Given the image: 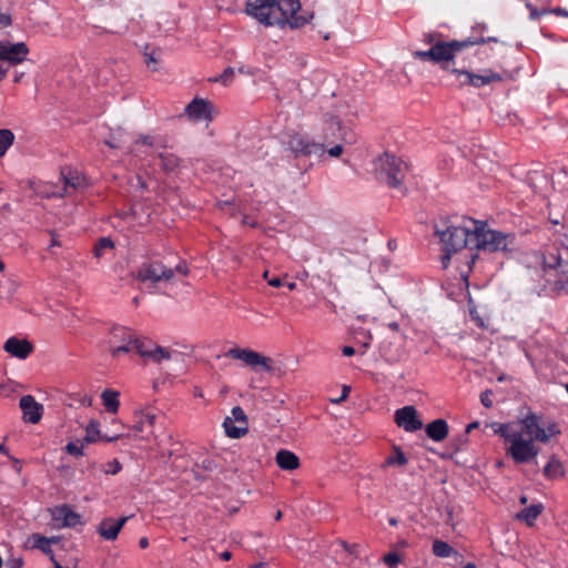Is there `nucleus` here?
I'll list each match as a JSON object with an SVG mask.
<instances>
[{
    "label": "nucleus",
    "mask_w": 568,
    "mask_h": 568,
    "mask_svg": "<svg viewBox=\"0 0 568 568\" xmlns=\"http://www.w3.org/2000/svg\"><path fill=\"white\" fill-rule=\"evenodd\" d=\"M488 426L503 437L506 455L516 464L534 462L539 454L536 442L547 443L560 434L555 422L541 423L540 417L534 413L516 423H491Z\"/></svg>",
    "instance_id": "f257e3e1"
},
{
    "label": "nucleus",
    "mask_w": 568,
    "mask_h": 568,
    "mask_svg": "<svg viewBox=\"0 0 568 568\" xmlns=\"http://www.w3.org/2000/svg\"><path fill=\"white\" fill-rule=\"evenodd\" d=\"M245 13L264 27L298 29L312 19L300 0H246Z\"/></svg>",
    "instance_id": "f03ea898"
},
{
    "label": "nucleus",
    "mask_w": 568,
    "mask_h": 568,
    "mask_svg": "<svg viewBox=\"0 0 568 568\" xmlns=\"http://www.w3.org/2000/svg\"><path fill=\"white\" fill-rule=\"evenodd\" d=\"M477 221L473 219H463L457 224H452L446 230L437 232L443 244L445 255L443 265L447 267L450 255L458 254L457 261L465 262L468 268L475 263L477 254L474 252V241L476 240Z\"/></svg>",
    "instance_id": "7ed1b4c3"
},
{
    "label": "nucleus",
    "mask_w": 568,
    "mask_h": 568,
    "mask_svg": "<svg viewBox=\"0 0 568 568\" xmlns=\"http://www.w3.org/2000/svg\"><path fill=\"white\" fill-rule=\"evenodd\" d=\"M113 357L135 351L144 361L161 363L171 358V352L151 341L139 338L133 331L124 326H113L106 339Z\"/></svg>",
    "instance_id": "20e7f679"
},
{
    "label": "nucleus",
    "mask_w": 568,
    "mask_h": 568,
    "mask_svg": "<svg viewBox=\"0 0 568 568\" xmlns=\"http://www.w3.org/2000/svg\"><path fill=\"white\" fill-rule=\"evenodd\" d=\"M424 42L430 45L429 50L415 51L413 53L414 57L422 61H432L436 64L442 65V68L446 69V64L454 60L456 54L462 52L463 50L473 45L484 44L487 42H498V39L495 37H481L468 38L462 41H444L439 38V34L427 33L424 36Z\"/></svg>",
    "instance_id": "39448f33"
},
{
    "label": "nucleus",
    "mask_w": 568,
    "mask_h": 568,
    "mask_svg": "<svg viewBox=\"0 0 568 568\" xmlns=\"http://www.w3.org/2000/svg\"><path fill=\"white\" fill-rule=\"evenodd\" d=\"M545 283L554 290H561L568 283V247L550 245L536 256Z\"/></svg>",
    "instance_id": "423d86ee"
},
{
    "label": "nucleus",
    "mask_w": 568,
    "mask_h": 568,
    "mask_svg": "<svg viewBox=\"0 0 568 568\" xmlns=\"http://www.w3.org/2000/svg\"><path fill=\"white\" fill-rule=\"evenodd\" d=\"M379 179L384 180L393 189L404 190V181L408 173V164L402 159L384 153L375 162Z\"/></svg>",
    "instance_id": "0eeeda50"
},
{
    "label": "nucleus",
    "mask_w": 568,
    "mask_h": 568,
    "mask_svg": "<svg viewBox=\"0 0 568 568\" xmlns=\"http://www.w3.org/2000/svg\"><path fill=\"white\" fill-rule=\"evenodd\" d=\"M514 244L510 234H505L486 226L477 221L476 240L474 241V251L481 250L488 252H506Z\"/></svg>",
    "instance_id": "6e6552de"
},
{
    "label": "nucleus",
    "mask_w": 568,
    "mask_h": 568,
    "mask_svg": "<svg viewBox=\"0 0 568 568\" xmlns=\"http://www.w3.org/2000/svg\"><path fill=\"white\" fill-rule=\"evenodd\" d=\"M174 272H178V273L182 274L183 276H185V275H187L189 270L185 265H182V264L178 265L175 267V270H172V268L165 267L160 262H152V263L143 264L138 272V276L143 282H146V281L154 282V283L162 282V281L166 282L173 277Z\"/></svg>",
    "instance_id": "1a4fd4ad"
},
{
    "label": "nucleus",
    "mask_w": 568,
    "mask_h": 568,
    "mask_svg": "<svg viewBox=\"0 0 568 568\" xmlns=\"http://www.w3.org/2000/svg\"><path fill=\"white\" fill-rule=\"evenodd\" d=\"M450 71L456 75L462 85L480 88L503 80V77L499 73L490 69H484L479 73H473L470 71L459 69H453Z\"/></svg>",
    "instance_id": "9d476101"
},
{
    "label": "nucleus",
    "mask_w": 568,
    "mask_h": 568,
    "mask_svg": "<svg viewBox=\"0 0 568 568\" xmlns=\"http://www.w3.org/2000/svg\"><path fill=\"white\" fill-rule=\"evenodd\" d=\"M226 357L243 362L251 368L261 367L265 372L273 369L272 359L250 348L234 347L225 353Z\"/></svg>",
    "instance_id": "9b49d317"
},
{
    "label": "nucleus",
    "mask_w": 568,
    "mask_h": 568,
    "mask_svg": "<svg viewBox=\"0 0 568 568\" xmlns=\"http://www.w3.org/2000/svg\"><path fill=\"white\" fill-rule=\"evenodd\" d=\"M287 145L295 156L316 155L322 158L325 154V146L323 143H317L300 133L291 135Z\"/></svg>",
    "instance_id": "f8f14e48"
},
{
    "label": "nucleus",
    "mask_w": 568,
    "mask_h": 568,
    "mask_svg": "<svg viewBox=\"0 0 568 568\" xmlns=\"http://www.w3.org/2000/svg\"><path fill=\"white\" fill-rule=\"evenodd\" d=\"M225 434L230 438H241L248 432V420L243 408L235 406L231 410V415L226 416L223 422Z\"/></svg>",
    "instance_id": "ddd939ff"
},
{
    "label": "nucleus",
    "mask_w": 568,
    "mask_h": 568,
    "mask_svg": "<svg viewBox=\"0 0 568 568\" xmlns=\"http://www.w3.org/2000/svg\"><path fill=\"white\" fill-rule=\"evenodd\" d=\"M216 113L214 104L203 98H194L184 109V114L193 122H211Z\"/></svg>",
    "instance_id": "4468645a"
},
{
    "label": "nucleus",
    "mask_w": 568,
    "mask_h": 568,
    "mask_svg": "<svg viewBox=\"0 0 568 568\" xmlns=\"http://www.w3.org/2000/svg\"><path fill=\"white\" fill-rule=\"evenodd\" d=\"M394 420L398 427L408 433L419 430L423 427V422L418 418L417 409L410 405L395 410Z\"/></svg>",
    "instance_id": "2eb2a0df"
},
{
    "label": "nucleus",
    "mask_w": 568,
    "mask_h": 568,
    "mask_svg": "<svg viewBox=\"0 0 568 568\" xmlns=\"http://www.w3.org/2000/svg\"><path fill=\"white\" fill-rule=\"evenodd\" d=\"M29 54V49L24 42L12 43L10 41H0V60L10 64L22 63Z\"/></svg>",
    "instance_id": "dca6fc26"
},
{
    "label": "nucleus",
    "mask_w": 568,
    "mask_h": 568,
    "mask_svg": "<svg viewBox=\"0 0 568 568\" xmlns=\"http://www.w3.org/2000/svg\"><path fill=\"white\" fill-rule=\"evenodd\" d=\"M51 519L58 528L75 527L82 524L81 515L68 505H59L50 509Z\"/></svg>",
    "instance_id": "f3484780"
},
{
    "label": "nucleus",
    "mask_w": 568,
    "mask_h": 568,
    "mask_svg": "<svg viewBox=\"0 0 568 568\" xmlns=\"http://www.w3.org/2000/svg\"><path fill=\"white\" fill-rule=\"evenodd\" d=\"M3 351L11 357L24 361L33 353L34 346L27 338L11 336L4 342Z\"/></svg>",
    "instance_id": "a211bd4d"
},
{
    "label": "nucleus",
    "mask_w": 568,
    "mask_h": 568,
    "mask_svg": "<svg viewBox=\"0 0 568 568\" xmlns=\"http://www.w3.org/2000/svg\"><path fill=\"white\" fill-rule=\"evenodd\" d=\"M135 422L130 427L135 438L150 440V436L153 435V426L155 422V415L150 412H136L134 414Z\"/></svg>",
    "instance_id": "6ab92c4d"
},
{
    "label": "nucleus",
    "mask_w": 568,
    "mask_h": 568,
    "mask_svg": "<svg viewBox=\"0 0 568 568\" xmlns=\"http://www.w3.org/2000/svg\"><path fill=\"white\" fill-rule=\"evenodd\" d=\"M85 436L83 442L85 444L97 443L99 440H104L109 443H113L119 440L122 437H130V433L116 432L112 435L102 434L100 430V423L97 419H91L85 426Z\"/></svg>",
    "instance_id": "aec40b11"
},
{
    "label": "nucleus",
    "mask_w": 568,
    "mask_h": 568,
    "mask_svg": "<svg viewBox=\"0 0 568 568\" xmlns=\"http://www.w3.org/2000/svg\"><path fill=\"white\" fill-rule=\"evenodd\" d=\"M19 406L27 423L37 424L43 415V406L32 395H24L20 398Z\"/></svg>",
    "instance_id": "412c9836"
},
{
    "label": "nucleus",
    "mask_w": 568,
    "mask_h": 568,
    "mask_svg": "<svg viewBox=\"0 0 568 568\" xmlns=\"http://www.w3.org/2000/svg\"><path fill=\"white\" fill-rule=\"evenodd\" d=\"M129 517H122L120 519L114 518H104L98 527V532L106 540H114L116 539L119 532L121 531L122 527L126 523Z\"/></svg>",
    "instance_id": "4be33fe9"
},
{
    "label": "nucleus",
    "mask_w": 568,
    "mask_h": 568,
    "mask_svg": "<svg viewBox=\"0 0 568 568\" xmlns=\"http://www.w3.org/2000/svg\"><path fill=\"white\" fill-rule=\"evenodd\" d=\"M58 541L59 538L57 537L47 538L40 534H32L27 538L24 546L28 549H39L43 554L49 555L51 557V555H53L51 545Z\"/></svg>",
    "instance_id": "5701e85b"
},
{
    "label": "nucleus",
    "mask_w": 568,
    "mask_h": 568,
    "mask_svg": "<svg viewBox=\"0 0 568 568\" xmlns=\"http://www.w3.org/2000/svg\"><path fill=\"white\" fill-rule=\"evenodd\" d=\"M277 466L283 470H295L300 467L298 456L287 449H281L275 455Z\"/></svg>",
    "instance_id": "b1692460"
},
{
    "label": "nucleus",
    "mask_w": 568,
    "mask_h": 568,
    "mask_svg": "<svg viewBox=\"0 0 568 568\" xmlns=\"http://www.w3.org/2000/svg\"><path fill=\"white\" fill-rule=\"evenodd\" d=\"M408 464V458L398 445H393L389 455L385 458L382 464V468L388 467H405Z\"/></svg>",
    "instance_id": "393cba45"
},
{
    "label": "nucleus",
    "mask_w": 568,
    "mask_h": 568,
    "mask_svg": "<svg viewBox=\"0 0 568 568\" xmlns=\"http://www.w3.org/2000/svg\"><path fill=\"white\" fill-rule=\"evenodd\" d=\"M425 430L434 442H443L448 435V425L444 419H435L426 426Z\"/></svg>",
    "instance_id": "a878e982"
},
{
    "label": "nucleus",
    "mask_w": 568,
    "mask_h": 568,
    "mask_svg": "<svg viewBox=\"0 0 568 568\" xmlns=\"http://www.w3.org/2000/svg\"><path fill=\"white\" fill-rule=\"evenodd\" d=\"M120 392L106 388L101 393L102 405L110 414H116L120 408Z\"/></svg>",
    "instance_id": "bb28decb"
},
{
    "label": "nucleus",
    "mask_w": 568,
    "mask_h": 568,
    "mask_svg": "<svg viewBox=\"0 0 568 568\" xmlns=\"http://www.w3.org/2000/svg\"><path fill=\"white\" fill-rule=\"evenodd\" d=\"M541 511L542 506L540 504L531 505L523 509L519 514H517V519L526 523L528 526H532V524L539 517Z\"/></svg>",
    "instance_id": "cd10ccee"
},
{
    "label": "nucleus",
    "mask_w": 568,
    "mask_h": 568,
    "mask_svg": "<svg viewBox=\"0 0 568 568\" xmlns=\"http://www.w3.org/2000/svg\"><path fill=\"white\" fill-rule=\"evenodd\" d=\"M544 474L547 478L557 479L565 475V469L559 459L551 457L544 468Z\"/></svg>",
    "instance_id": "c85d7f7f"
},
{
    "label": "nucleus",
    "mask_w": 568,
    "mask_h": 568,
    "mask_svg": "<svg viewBox=\"0 0 568 568\" xmlns=\"http://www.w3.org/2000/svg\"><path fill=\"white\" fill-rule=\"evenodd\" d=\"M432 550L433 554L439 558H448L457 554L456 550L450 545L439 539H435L433 541Z\"/></svg>",
    "instance_id": "c756f323"
},
{
    "label": "nucleus",
    "mask_w": 568,
    "mask_h": 568,
    "mask_svg": "<svg viewBox=\"0 0 568 568\" xmlns=\"http://www.w3.org/2000/svg\"><path fill=\"white\" fill-rule=\"evenodd\" d=\"M161 166L165 172H173L180 166V159L172 153H161Z\"/></svg>",
    "instance_id": "7c9ffc66"
},
{
    "label": "nucleus",
    "mask_w": 568,
    "mask_h": 568,
    "mask_svg": "<svg viewBox=\"0 0 568 568\" xmlns=\"http://www.w3.org/2000/svg\"><path fill=\"white\" fill-rule=\"evenodd\" d=\"M154 138L151 135H140L131 148V152L135 155H140L143 153L142 148H153L154 146Z\"/></svg>",
    "instance_id": "2f4dec72"
},
{
    "label": "nucleus",
    "mask_w": 568,
    "mask_h": 568,
    "mask_svg": "<svg viewBox=\"0 0 568 568\" xmlns=\"http://www.w3.org/2000/svg\"><path fill=\"white\" fill-rule=\"evenodd\" d=\"M14 142V134L9 129H0V158H2L8 149Z\"/></svg>",
    "instance_id": "473e14b6"
},
{
    "label": "nucleus",
    "mask_w": 568,
    "mask_h": 568,
    "mask_svg": "<svg viewBox=\"0 0 568 568\" xmlns=\"http://www.w3.org/2000/svg\"><path fill=\"white\" fill-rule=\"evenodd\" d=\"M18 290V283L13 280L0 281V300H10Z\"/></svg>",
    "instance_id": "72a5a7b5"
},
{
    "label": "nucleus",
    "mask_w": 568,
    "mask_h": 568,
    "mask_svg": "<svg viewBox=\"0 0 568 568\" xmlns=\"http://www.w3.org/2000/svg\"><path fill=\"white\" fill-rule=\"evenodd\" d=\"M113 250V242L108 237L100 239L93 248V254L97 258L103 257L106 252H111Z\"/></svg>",
    "instance_id": "f704fd0d"
},
{
    "label": "nucleus",
    "mask_w": 568,
    "mask_h": 568,
    "mask_svg": "<svg viewBox=\"0 0 568 568\" xmlns=\"http://www.w3.org/2000/svg\"><path fill=\"white\" fill-rule=\"evenodd\" d=\"M123 135L124 132L121 128L111 130L110 135L104 140V143L112 149H118L122 144Z\"/></svg>",
    "instance_id": "c9c22d12"
},
{
    "label": "nucleus",
    "mask_w": 568,
    "mask_h": 568,
    "mask_svg": "<svg viewBox=\"0 0 568 568\" xmlns=\"http://www.w3.org/2000/svg\"><path fill=\"white\" fill-rule=\"evenodd\" d=\"M526 8L529 11V18L531 20H536L539 17L547 14L549 11L548 7L542 6L538 8L531 0L526 1Z\"/></svg>",
    "instance_id": "e433bc0d"
},
{
    "label": "nucleus",
    "mask_w": 568,
    "mask_h": 568,
    "mask_svg": "<svg viewBox=\"0 0 568 568\" xmlns=\"http://www.w3.org/2000/svg\"><path fill=\"white\" fill-rule=\"evenodd\" d=\"M382 560L388 568H397L403 557L397 551H389L383 556Z\"/></svg>",
    "instance_id": "4c0bfd02"
},
{
    "label": "nucleus",
    "mask_w": 568,
    "mask_h": 568,
    "mask_svg": "<svg viewBox=\"0 0 568 568\" xmlns=\"http://www.w3.org/2000/svg\"><path fill=\"white\" fill-rule=\"evenodd\" d=\"M64 186L77 189L80 187L83 183V178L78 173H70L68 176H63Z\"/></svg>",
    "instance_id": "58836bf2"
},
{
    "label": "nucleus",
    "mask_w": 568,
    "mask_h": 568,
    "mask_svg": "<svg viewBox=\"0 0 568 568\" xmlns=\"http://www.w3.org/2000/svg\"><path fill=\"white\" fill-rule=\"evenodd\" d=\"M84 442H70L65 446V450L72 456H83Z\"/></svg>",
    "instance_id": "ea45409f"
},
{
    "label": "nucleus",
    "mask_w": 568,
    "mask_h": 568,
    "mask_svg": "<svg viewBox=\"0 0 568 568\" xmlns=\"http://www.w3.org/2000/svg\"><path fill=\"white\" fill-rule=\"evenodd\" d=\"M328 130L331 131V134L326 133L325 139H328L329 136H335L336 133H339L343 128L342 123L337 118L331 116L327 121Z\"/></svg>",
    "instance_id": "a19ab883"
},
{
    "label": "nucleus",
    "mask_w": 568,
    "mask_h": 568,
    "mask_svg": "<svg viewBox=\"0 0 568 568\" xmlns=\"http://www.w3.org/2000/svg\"><path fill=\"white\" fill-rule=\"evenodd\" d=\"M234 73H235L234 69L226 68L223 71V73L221 75H219L217 78H214L213 81L221 82L223 85H229L233 81Z\"/></svg>",
    "instance_id": "79ce46f5"
},
{
    "label": "nucleus",
    "mask_w": 568,
    "mask_h": 568,
    "mask_svg": "<svg viewBox=\"0 0 568 568\" xmlns=\"http://www.w3.org/2000/svg\"><path fill=\"white\" fill-rule=\"evenodd\" d=\"M122 466L119 460L113 459L110 463L106 464V467L104 469L105 474L115 475L121 470Z\"/></svg>",
    "instance_id": "37998d69"
},
{
    "label": "nucleus",
    "mask_w": 568,
    "mask_h": 568,
    "mask_svg": "<svg viewBox=\"0 0 568 568\" xmlns=\"http://www.w3.org/2000/svg\"><path fill=\"white\" fill-rule=\"evenodd\" d=\"M470 316H471V320L475 322V324L478 327H480V328L487 327L484 316H481L477 310H475V308L470 310Z\"/></svg>",
    "instance_id": "c03bdc74"
},
{
    "label": "nucleus",
    "mask_w": 568,
    "mask_h": 568,
    "mask_svg": "<svg viewBox=\"0 0 568 568\" xmlns=\"http://www.w3.org/2000/svg\"><path fill=\"white\" fill-rule=\"evenodd\" d=\"M23 559L21 557H11L7 560V568H22Z\"/></svg>",
    "instance_id": "a18cd8bd"
},
{
    "label": "nucleus",
    "mask_w": 568,
    "mask_h": 568,
    "mask_svg": "<svg viewBox=\"0 0 568 568\" xmlns=\"http://www.w3.org/2000/svg\"><path fill=\"white\" fill-rule=\"evenodd\" d=\"M490 396H491L490 390H485L484 393L480 394V402L487 408L491 407V405H493V400H491Z\"/></svg>",
    "instance_id": "49530a36"
},
{
    "label": "nucleus",
    "mask_w": 568,
    "mask_h": 568,
    "mask_svg": "<svg viewBox=\"0 0 568 568\" xmlns=\"http://www.w3.org/2000/svg\"><path fill=\"white\" fill-rule=\"evenodd\" d=\"M325 153H327L329 156L338 158L343 153V146L337 144L328 150L325 149Z\"/></svg>",
    "instance_id": "de8ad7c7"
},
{
    "label": "nucleus",
    "mask_w": 568,
    "mask_h": 568,
    "mask_svg": "<svg viewBox=\"0 0 568 568\" xmlns=\"http://www.w3.org/2000/svg\"><path fill=\"white\" fill-rule=\"evenodd\" d=\"M11 22L10 14L0 11V28L9 27Z\"/></svg>",
    "instance_id": "09e8293b"
},
{
    "label": "nucleus",
    "mask_w": 568,
    "mask_h": 568,
    "mask_svg": "<svg viewBox=\"0 0 568 568\" xmlns=\"http://www.w3.org/2000/svg\"><path fill=\"white\" fill-rule=\"evenodd\" d=\"M349 392H351V387H349V386L344 385V386H343V392H342L341 397H339V398H337V399H332V402H333V403H335V404H338V403H341V402L345 400V399L347 398V396H348Z\"/></svg>",
    "instance_id": "8fccbe9b"
},
{
    "label": "nucleus",
    "mask_w": 568,
    "mask_h": 568,
    "mask_svg": "<svg viewBox=\"0 0 568 568\" xmlns=\"http://www.w3.org/2000/svg\"><path fill=\"white\" fill-rule=\"evenodd\" d=\"M548 13H552V14H556V16H559V17H565V18H568V10L564 9V8H554V9H550L549 8V11Z\"/></svg>",
    "instance_id": "3c124183"
},
{
    "label": "nucleus",
    "mask_w": 568,
    "mask_h": 568,
    "mask_svg": "<svg viewBox=\"0 0 568 568\" xmlns=\"http://www.w3.org/2000/svg\"><path fill=\"white\" fill-rule=\"evenodd\" d=\"M267 283L272 287H280L282 285V281L278 276H273L270 280H267Z\"/></svg>",
    "instance_id": "603ef678"
},
{
    "label": "nucleus",
    "mask_w": 568,
    "mask_h": 568,
    "mask_svg": "<svg viewBox=\"0 0 568 568\" xmlns=\"http://www.w3.org/2000/svg\"><path fill=\"white\" fill-rule=\"evenodd\" d=\"M111 425L116 428V430H124L126 426L118 418H113L111 420Z\"/></svg>",
    "instance_id": "864d4df0"
},
{
    "label": "nucleus",
    "mask_w": 568,
    "mask_h": 568,
    "mask_svg": "<svg viewBox=\"0 0 568 568\" xmlns=\"http://www.w3.org/2000/svg\"><path fill=\"white\" fill-rule=\"evenodd\" d=\"M342 353L344 356H352L355 354V349L352 346H344Z\"/></svg>",
    "instance_id": "5fc2aeb1"
},
{
    "label": "nucleus",
    "mask_w": 568,
    "mask_h": 568,
    "mask_svg": "<svg viewBox=\"0 0 568 568\" xmlns=\"http://www.w3.org/2000/svg\"><path fill=\"white\" fill-rule=\"evenodd\" d=\"M10 460L13 464L14 469L20 473L21 471V462L18 458H14L12 456H9Z\"/></svg>",
    "instance_id": "6e6d98bb"
},
{
    "label": "nucleus",
    "mask_w": 568,
    "mask_h": 568,
    "mask_svg": "<svg viewBox=\"0 0 568 568\" xmlns=\"http://www.w3.org/2000/svg\"><path fill=\"white\" fill-rule=\"evenodd\" d=\"M409 544L407 540L405 539H400L396 542V545L394 546L395 548H399V549H405V548H408Z\"/></svg>",
    "instance_id": "4d7b16f0"
},
{
    "label": "nucleus",
    "mask_w": 568,
    "mask_h": 568,
    "mask_svg": "<svg viewBox=\"0 0 568 568\" xmlns=\"http://www.w3.org/2000/svg\"><path fill=\"white\" fill-rule=\"evenodd\" d=\"M479 427V422H473L466 426V433H470L473 429Z\"/></svg>",
    "instance_id": "13d9d810"
},
{
    "label": "nucleus",
    "mask_w": 568,
    "mask_h": 568,
    "mask_svg": "<svg viewBox=\"0 0 568 568\" xmlns=\"http://www.w3.org/2000/svg\"><path fill=\"white\" fill-rule=\"evenodd\" d=\"M139 546L144 549L149 546V540L146 537H142L140 540H139Z\"/></svg>",
    "instance_id": "bf43d9fd"
},
{
    "label": "nucleus",
    "mask_w": 568,
    "mask_h": 568,
    "mask_svg": "<svg viewBox=\"0 0 568 568\" xmlns=\"http://www.w3.org/2000/svg\"><path fill=\"white\" fill-rule=\"evenodd\" d=\"M231 557H232V554H231L230 551H223V552H221V554H220V558H221L222 560H225V561H226V560H230V559H231Z\"/></svg>",
    "instance_id": "052dcab7"
},
{
    "label": "nucleus",
    "mask_w": 568,
    "mask_h": 568,
    "mask_svg": "<svg viewBox=\"0 0 568 568\" xmlns=\"http://www.w3.org/2000/svg\"><path fill=\"white\" fill-rule=\"evenodd\" d=\"M388 327H389L392 331H395V332H397V331L399 329V325H398V323H396V322H392V323H389V324H388Z\"/></svg>",
    "instance_id": "680f3d73"
},
{
    "label": "nucleus",
    "mask_w": 568,
    "mask_h": 568,
    "mask_svg": "<svg viewBox=\"0 0 568 568\" xmlns=\"http://www.w3.org/2000/svg\"><path fill=\"white\" fill-rule=\"evenodd\" d=\"M8 72V69L7 68H3L1 64H0V80H2L6 74Z\"/></svg>",
    "instance_id": "e2e57ef3"
},
{
    "label": "nucleus",
    "mask_w": 568,
    "mask_h": 568,
    "mask_svg": "<svg viewBox=\"0 0 568 568\" xmlns=\"http://www.w3.org/2000/svg\"><path fill=\"white\" fill-rule=\"evenodd\" d=\"M287 288L290 291H294L296 288V283L295 282H290L286 284Z\"/></svg>",
    "instance_id": "0e129e2a"
},
{
    "label": "nucleus",
    "mask_w": 568,
    "mask_h": 568,
    "mask_svg": "<svg viewBox=\"0 0 568 568\" xmlns=\"http://www.w3.org/2000/svg\"><path fill=\"white\" fill-rule=\"evenodd\" d=\"M0 453L6 454L9 456L8 449L3 444H0Z\"/></svg>",
    "instance_id": "69168bd1"
},
{
    "label": "nucleus",
    "mask_w": 568,
    "mask_h": 568,
    "mask_svg": "<svg viewBox=\"0 0 568 568\" xmlns=\"http://www.w3.org/2000/svg\"><path fill=\"white\" fill-rule=\"evenodd\" d=\"M155 59L152 55H146V63L150 65L151 63H154Z\"/></svg>",
    "instance_id": "338daca9"
},
{
    "label": "nucleus",
    "mask_w": 568,
    "mask_h": 568,
    "mask_svg": "<svg viewBox=\"0 0 568 568\" xmlns=\"http://www.w3.org/2000/svg\"><path fill=\"white\" fill-rule=\"evenodd\" d=\"M250 568H267V567L264 564L260 562V564L251 566Z\"/></svg>",
    "instance_id": "774afa93"
}]
</instances>
